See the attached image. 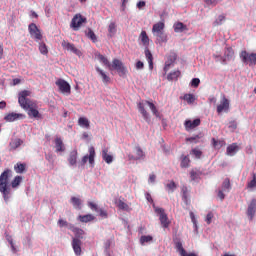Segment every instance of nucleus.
<instances>
[{
	"label": "nucleus",
	"instance_id": "f257e3e1",
	"mask_svg": "<svg viewBox=\"0 0 256 256\" xmlns=\"http://www.w3.org/2000/svg\"><path fill=\"white\" fill-rule=\"evenodd\" d=\"M31 95V91L23 90L18 94V104L22 107V109L27 110V115L29 118H34L36 120H40L43 116L39 113L36 102H32V100L28 99Z\"/></svg>",
	"mask_w": 256,
	"mask_h": 256
},
{
	"label": "nucleus",
	"instance_id": "f03ea898",
	"mask_svg": "<svg viewBox=\"0 0 256 256\" xmlns=\"http://www.w3.org/2000/svg\"><path fill=\"white\" fill-rule=\"evenodd\" d=\"M13 171L10 169L4 170L0 175V193L2 194L3 200L8 203L11 196V188L9 187V177Z\"/></svg>",
	"mask_w": 256,
	"mask_h": 256
},
{
	"label": "nucleus",
	"instance_id": "7ed1b4c3",
	"mask_svg": "<svg viewBox=\"0 0 256 256\" xmlns=\"http://www.w3.org/2000/svg\"><path fill=\"white\" fill-rule=\"evenodd\" d=\"M148 105L149 108L151 109L153 115L156 118L160 117V113L156 107V105L152 102H149V100H144V102H138L137 107H138V111L140 112V114L142 115L144 121L150 122V115L147 112V110L145 109V106Z\"/></svg>",
	"mask_w": 256,
	"mask_h": 256
},
{
	"label": "nucleus",
	"instance_id": "20e7f679",
	"mask_svg": "<svg viewBox=\"0 0 256 256\" xmlns=\"http://www.w3.org/2000/svg\"><path fill=\"white\" fill-rule=\"evenodd\" d=\"M242 63L249 64V66H256V53H248L246 50L240 52Z\"/></svg>",
	"mask_w": 256,
	"mask_h": 256
},
{
	"label": "nucleus",
	"instance_id": "39448f33",
	"mask_svg": "<svg viewBox=\"0 0 256 256\" xmlns=\"http://www.w3.org/2000/svg\"><path fill=\"white\" fill-rule=\"evenodd\" d=\"M83 23H87V18L78 13L73 16L70 27L73 29V31H78Z\"/></svg>",
	"mask_w": 256,
	"mask_h": 256
},
{
	"label": "nucleus",
	"instance_id": "423d86ee",
	"mask_svg": "<svg viewBox=\"0 0 256 256\" xmlns=\"http://www.w3.org/2000/svg\"><path fill=\"white\" fill-rule=\"evenodd\" d=\"M113 69L119 73L120 77L127 75V72H128L127 67H125L123 62H121L118 59H113L111 70Z\"/></svg>",
	"mask_w": 256,
	"mask_h": 256
},
{
	"label": "nucleus",
	"instance_id": "0eeeda50",
	"mask_svg": "<svg viewBox=\"0 0 256 256\" xmlns=\"http://www.w3.org/2000/svg\"><path fill=\"white\" fill-rule=\"evenodd\" d=\"M155 213H157L160 217V224H162V227L169 228L170 227V220L169 217H167V214L165 213V210L161 207L155 208Z\"/></svg>",
	"mask_w": 256,
	"mask_h": 256
},
{
	"label": "nucleus",
	"instance_id": "6e6552de",
	"mask_svg": "<svg viewBox=\"0 0 256 256\" xmlns=\"http://www.w3.org/2000/svg\"><path fill=\"white\" fill-rule=\"evenodd\" d=\"M28 31L31 38L35 39L36 42L43 40V35L41 34V31L37 27L36 23H30L28 26Z\"/></svg>",
	"mask_w": 256,
	"mask_h": 256
},
{
	"label": "nucleus",
	"instance_id": "1a4fd4ad",
	"mask_svg": "<svg viewBox=\"0 0 256 256\" xmlns=\"http://www.w3.org/2000/svg\"><path fill=\"white\" fill-rule=\"evenodd\" d=\"M95 149L93 146H91L90 148H88V154L84 155L83 158L81 159V166H85L86 163H90L92 166H94V159H95Z\"/></svg>",
	"mask_w": 256,
	"mask_h": 256
},
{
	"label": "nucleus",
	"instance_id": "9d476101",
	"mask_svg": "<svg viewBox=\"0 0 256 256\" xmlns=\"http://www.w3.org/2000/svg\"><path fill=\"white\" fill-rule=\"evenodd\" d=\"M134 150V154H129L128 158L131 161H140V160H144L145 159V153L143 151V149L141 148V146L137 145L135 146Z\"/></svg>",
	"mask_w": 256,
	"mask_h": 256
},
{
	"label": "nucleus",
	"instance_id": "9b49d317",
	"mask_svg": "<svg viewBox=\"0 0 256 256\" xmlns=\"http://www.w3.org/2000/svg\"><path fill=\"white\" fill-rule=\"evenodd\" d=\"M62 47H63L64 50L73 53L77 57H81L82 56V52L80 50H78V48H76L75 45L72 44L71 42L63 40L62 41Z\"/></svg>",
	"mask_w": 256,
	"mask_h": 256
},
{
	"label": "nucleus",
	"instance_id": "f8f14e48",
	"mask_svg": "<svg viewBox=\"0 0 256 256\" xmlns=\"http://www.w3.org/2000/svg\"><path fill=\"white\" fill-rule=\"evenodd\" d=\"M56 85L59 88L60 93L70 95L71 94V85H69L64 79H58Z\"/></svg>",
	"mask_w": 256,
	"mask_h": 256
},
{
	"label": "nucleus",
	"instance_id": "ddd939ff",
	"mask_svg": "<svg viewBox=\"0 0 256 256\" xmlns=\"http://www.w3.org/2000/svg\"><path fill=\"white\" fill-rule=\"evenodd\" d=\"M201 124V120L199 118L192 120H185L184 122V128L186 131H191L195 128H197L198 126H200Z\"/></svg>",
	"mask_w": 256,
	"mask_h": 256
},
{
	"label": "nucleus",
	"instance_id": "4468645a",
	"mask_svg": "<svg viewBox=\"0 0 256 256\" xmlns=\"http://www.w3.org/2000/svg\"><path fill=\"white\" fill-rule=\"evenodd\" d=\"M229 109H230V102L227 98L224 97L221 100V103L218 105V107H216V112L221 114L222 112H228Z\"/></svg>",
	"mask_w": 256,
	"mask_h": 256
},
{
	"label": "nucleus",
	"instance_id": "2eb2a0df",
	"mask_svg": "<svg viewBox=\"0 0 256 256\" xmlns=\"http://www.w3.org/2000/svg\"><path fill=\"white\" fill-rule=\"evenodd\" d=\"M240 150V146L237 143H232L226 148V155L233 157Z\"/></svg>",
	"mask_w": 256,
	"mask_h": 256
},
{
	"label": "nucleus",
	"instance_id": "dca6fc26",
	"mask_svg": "<svg viewBox=\"0 0 256 256\" xmlns=\"http://www.w3.org/2000/svg\"><path fill=\"white\" fill-rule=\"evenodd\" d=\"M255 214H256V199H252L247 210V215L249 216L250 221H253Z\"/></svg>",
	"mask_w": 256,
	"mask_h": 256
},
{
	"label": "nucleus",
	"instance_id": "f3484780",
	"mask_svg": "<svg viewBox=\"0 0 256 256\" xmlns=\"http://www.w3.org/2000/svg\"><path fill=\"white\" fill-rule=\"evenodd\" d=\"M81 244H82V242L80 239H78V238L72 239V249L77 256H80L82 253Z\"/></svg>",
	"mask_w": 256,
	"mask_h": 256
},
{
	"label": "nucleus",
	"instance_id": "a211bd4d",
	"mask_svg": "<svg viewBox=\"0 0 256 256\" xmlns=\"http://www.w3.org/2000/svg\"><path fill=\"white\" fill-rule=\"evenodd\" d=\"M25 114H17V113H10L6 116H4V120L13 122V121H18V120H23L25 119Z\"/></svg>",
	"mask_w": 256,
	"mask_h": 256
},
{
	"label": "nucleus",
	"instance_id": "6ab92c4d",
	"mask_svg": "<svg viewBox=\"0 0 256 256\" xmlns=\"http://www.w3.org/2000/svg\"><path fill=\"white\" fill-rule=\"evenodd\" d=\"M14 171L15 173H17L18 175H23V173L27 172V163H21V162H17L14 165Z\"/></svg>",
	"mask_w": 256,
	"mask_h": 256
},
{
	"label": "nucleus",
	"instance_id": "aec40b11",
	"mask_svg": "<svg viewBox=\"0 0 256 256\" xmlns=\"http://www.w3.org/2000/svg\"><path fill=\"white\" fill-rule=\"evenodd\" d=\"M234 57V50L232 48H226L224 52V58H222V65H226L227 61H230Z\"/></svg>",
	"mask_w": 256,
	"mask_h": 256
},
{
	"label": "nucleus",
	"instance_id": "412c9836",
	"mask_svg": "<svg viewBox=\"0 0 256 256\" xmlns=\"http://www.w3.org/2000/svg\"><path fill=\"white\" fill-rule=\"evenodd\" d=\"M70 230L72 231V233L74 234V236L76 238L74 239H83V236H85V231H83L80 228L74 227L73 225H70Z\"/></svg>",
	"mask_w": 256,
	"mask_h": 256
},
{
	"label": "nucleus",
	"instance_id": "4be33fe9",
	"mask_svg": "<svg viewBox=\"0 0 256 256\" xmlns=\"http://www.w3.org/2000/svg\"><path fill=\"white\" fill-rule=\"evenodd\" d=\"M165 29V23L164 22H156L153 25L152 32L153 34L163 33Z\"/></svg>",
	"mask_w": 256,
	"mask_h": 256
},
{
	"label": "nucleus",
	"instance_id": "5701e85b",
	"mask_svg": "<svg viewBox=\"0 0 256 256\" xmlns=\"http://www.w3.org/2000/svg\"><path fill=\"white\" fill-rule=\"evenodd\" d=\"M77 159H78V151L77 150L71 151L68 157V162L70 166H75L77 164Z\"/></svg>",
	"mask_w": 256,
	"mask_h": 256
},
{
	"label": "nucleus",
	"instance_id": "b1692460",
	"mask_svg": "<svg viewBox=\"0 0 256 256\" xmlns=\"http://www.w3.org/2000/svg\"><path fill=\"white\" fill-rule=\"evenodd\" d=\"M102 160H104L107 164H110L114 161L113 155L108 154L107 148L102 150Z\"/></svg>",
	"mask_w": 256,
	"mask_h": 256
},
{
	"label": "nucleus",
	"instance_id": "393cba45",
	"mask_svg": "<svg viewBox=\"0 0 256 256\" xmlns=\"http://www.w3.org/2000/svg\"><path fill=\"white\" fill-rule=\"evenodd\" d=\"M117 33V24L116 22H110L108 26V37L113 38Z\"/></svg>",
	"mask_w": 256,
	"mask_h": 256
},
{
	"label": "nucleus",
	"instance_id": "a878e982",
	"mask_svg": "<svg viewBox=\"0 0 256 256\" xmlns=\"http://www.w3.org/2000/svg\"><path fill=\"white\" fill-rule=\"evenodd\" d=\"M184 31H188V27L183 22H177L174 24V32L181 33Z\"/></svg>",
	"mask_w": 256,
	"mask_h": 256
},
{
	"label": "nucleus",
	"instance_id": "bb28decb",
	"mask_svg": "<svg viewBox=\"0 0 256 256\" xmlns=\"http://www.w3.org/2000/svg\"><path fill=\"white\" fill-rule=\"evenodd\" d=\"M55 147H56V151H55L56 153L65 152V146L61 138L55 139Z\"/></svg>",
	"mask_w": 256,
	"mask_h": 256
},
{
	"label": "nucleus",
	"instance_id": "cd10ccee",
	"mask_svg": "<svg viewBox=\"0 0 256 256\" xmlns=\"http://www.w3.org/2000/svg\"><path fill=\"white\" fill-rule=\"evenodd\" d=\"M95 69H96L97 73L100 75L103 83L110 82L109 76H107V74L99 66H96Z\"/></svg>",
	"mask_w": 256,
	"mask_h": 256
},
{
	"label": "nucleus",
	"instance_id": "c85d7f7f",
	"mask_svg": "<svg viewBox=\"0 0 256 256\" xmlns=\"http://www.w3.org/2000/svg\"><path fill=\"white\" fill-rule=\"evenodd\" d=\"M78 219L81 223H90L95 220V217L92 214H87V215H80Z\"/></svg>",
	"mask_w": 256,
	"mask_h": 256
},
{
	"label": "nucleus",
	"instance_id": "c756f323",
	"mask_svg": "<svg viewBox=\"0 0 256 256\" xmlns=\"http://www.w3.org/2000/svg\"><path fill=\"white\" fill-rule=\"evenodd\" d=\"M139 39H140L141 43L143 44V46L148 48V46H149V37H148L146 31H142L140 33Z\"/></svg>",
	"mask_w": 256,
	"mask_h": 256
},
{
	"label": "nucleus",
	"instance_id": "7c9ffc66",
	"mask_svg": "<svg viewBox=\"0 0 256 256\" xmlns=\"http://www.w3.org/2000/svg\"><path fill=\"white\" fill-rule=\"evenodd\" d=\"M211 142L214 149H221L226 146L225 140H216L215 138H212Z\"/></svg>",
	"mask_w": 256,
	"mask_h": 256
},
{
	"label": "nucleus",
	"instance_id": "2f4dec72",
	"mask_svg": "<svg viewBox=\"0 0 256 256\" xmlns=\"http://www.w3.org/2000/svg\"><path fill=\"white\" fill-rule=\"evenodd\" d=\"M157 43H167V35L164 32L155 33Z\"/></svg>",
	"mask_w": 256,
	"mask_h": 256
},
{
	"label": "nucleus",
	"instance_id": "473e14b6",
	"mask_svg": "<svg viewBox=\"0 0 256 256\" xmlns=\"http://www.w3.org/2000/svg\"><path fill=\"white\" fill-rule=\"evenodd\" d=\"M177 59V54L176 53H172L170 55V61H167L165 63V67H164V71L167 72L169 71L170 67H171V64L174 63Z\"/></svg>",
	"mask_w": 256,
	"mask_h": 256
},
{
	"label": "nucleus",
	"instance_id": "72a5a7b5",
	"mask_svg": "<svg viewBox=\"0 0 256 256\" xmlns=\"http://www.w3.org/2000/svg\"><path fill=\"white\" fill-rule=\"evenodd\" d=\"M70 202L75 209L81 210L82 202H81L80 198L73 196V197H71Z\"/></svg>",
	"mask_w": 256,
	"mask_h": 256
},
{
	"label": "nucleus",
	"instance_id": "f704fd0d",
	"mask_svg": "<svg viewBox=\"0 0 256 256\" xmlns=\"http://www.w3.org/2000/svg\"><path fill=\"white\" fill-rule=\"evenodd\" d=\"M180 75H181V72L179 70L171 72L170 74H168L167 80L170 81V82L171 81H177L178 78L180 77Z\"/></svg>",
	"mask_w": 256,
	"mask_h": 256
},
{
	"label": "nucleus",
	"instance_id": "c9c22d12",
	"mask_svg": "<svg viewBox=\"0 0 256 256\" xmlns=\"http://www.w3.org/2000/svg\"><path fill=\"white\" fill-rule=\"evenodd\" d=\"M190 162H191V160H190V158H189L188 156L182 155V156H181L180 167H181V168H189Z\"/></svg>",
	"mask_w": 256,
	"mask_h": 256
},
{
	"label": "nucleus",
	"instance_id": "e433bc0d",
	"mask_svg": "<svg viewBox=\"0 0 256 256\" xmlns=\"http://www.w3.org/2000/svg\"><path fill=\"white\" fill-rule=\"evenodd\" d=\"M22 181H23L22 176L14 177V179L11 181V187L18 188L21 185Z\"/></svg>",
	"mask_w": 256,
	"mask_h": 256
},
{
	"label": "nucleus",
	"instance_id": "4c0bfd02",
	"mask_svg": "<svg viewBox=\"0 0 256 256\" xmlns=\"http://www.w3.org/2000/svg\"><path fill=\"white\" fill-rule=\"evenodd\" d=\"M23 141L21 139H14L10 142V149L16 150L22 145Z\"/></svg>",
	"mask_w": 256,
	"mask_h": 256
},
{
	"label": "nucleus",
	"instance_id": "58836bf2",
	"mask_svg": "<svg viewBox=\"0 0 256 256\" xmlns=\"http://www.w3.org/2000/svg\"><path fill=\"white\" fill-rule=\"evenodd\" d=\"M144 54L146 55L150 69H152L153 68V57H152L151 51L148 49V47H146V50H144Z\"/></svg>",
	"mask_w": 256,
	"mask_h": 256
},
{
	"label": "nucleus",
	"instance_id": "ea45409f",
	"mask_svg": "<svg viewBox=\"0 0 256 256\" xmlns=\"http://www.w3.org/2000/svg\"><path fill=\"white\" fill-rule=\"evenodd\" d=\"M152 240H153V238L151 235H142L140 237V244L142 246H145L146 243H150V242H152Z\"/></svg>",
	"mask_w": 256,
	"mask_h": 256
},
{
	"label": "nucleus",
	"instance_id": "a19ab883",
	"mask_svg": "<svg viewBox=\"0 0 256 256\" xmlns=\"http://www.w3.org/2000/svg\"><path fill=\"white\" fill-rule=\"evenodd\" d=\"M78 124L81 127H85L86 129H88L90 127V122L86 117H80L78 120Z\"/></svg>",
	"mask_w": 256,
	"mask_h": 256
},
{
	"label": "nucleus",
	"instance_id": "79ce46f5",
	"mask_svg": "<svg viewBox=\"0 0 256 256\" xmlns=\"http://www.w3.org/2000/svg\"><path fill=\"white\" fill-rule=\"evenodd\" d=\"M98 59L99 61L104 64L109 70H111V64L109 63L108 59L102 55V54H99L98 55Z\"/></svg>",
	"mask_w": 256,
	"mask_h": 256
},
{
	"label": "nucleus",
	"instance_id": "37998d69",
	"mask_svg": "<svg viewBox=\"0 0 256 256\" xmlns=\"http://www.w3.org/2000/svg\"><path fill=\"white\" fill-rule=\"evenodd\" d=\"M166 188L168 190V193H174L177 188V184L174 180H171L168 184H166Z\"/></svg>",
	"mask_w": 256,
	"mask_h": 256
},
{
	"label": "nucleus",
	"instance_id": "c03bdc74",
	"mask_svg": "<svg viewBox=\"0 0 256 256\" xmlns=\"http://www.w3.org/2000/svg\"><path fill=\"white\" fill-rule=\"evenodd\" d=\"M86 37L92 40L93 43L97 42V37L91 28H88V32L86 33Z\"/></svg>",
	"mask_w": 256,
	"mask_h": 256
},
{
	"label": "nucleus",
	"instance_id": "a18cd8bd",
	"mask_svg": "<svg viewBox=\"0 0 256 256\" xmlns=\"http://www.w3.org/2000/svg\"><path fill=\"white\" fill-rule=\"evenodd\" d=\"M252 177H253V179L250 180V181L247 183V188H248V189H254V188H256V173H253V174H252Z\"/></svg>",
	"mask_w": 256,
	"mask_h": 256
},
{
	"label": "nucleus",
	"instance_id": "49530a36",
	"mask_svg": "<svg viewBox=\"0 0 256 256\" xmlns=\"http://www.w3.org/2000/svg\"><path fill=\"white\" fill-rule=\"evenodd\" d=\"M183 100H185L188 104H193L195 101L193 94H184Z\"/></svg>",
	"mask_w": 256,
	"mask_h": 256
},
{
	"label": "nucleus",
	"instance_id": "de8ad7c7",
	"mask_svg": "<svg viewBox=\"0 0 256 256\" xmlns=\"http://www.w3.org/2000/svg\"><path fill=\"white\" fill-rule=\"evenodd\" d=\"M230 188H231L230 179H229V178H226V179L223 181L222 189H223V191H229Z\"/></svg>",
	"mask_w": 256,
	"mask_h": 256
},
{
	"label": "nucleus",
	"instance_id": "09e8293b",
	"mask_svg": "<svg viewBox=\"0 0 256 256\" xmlns=\"http://www.w3.org/2000/svg\"><path fill=\"white\" fill-rule=\"evenodd\" d=\"M200 175H201L200 171L191 170V172H190V176H191L192 181L197 180L200 177Z\"/></svg>",
	"mask_w": 256,
	"mask_h": 256
},
{
	"label": "nucleus",
	"instance_id": "8fccbe9b",
	"mask_svg": "<svg viewBox=\"0 0 256 256\" xmlns=\"http://www.w3.org/2000/svg\"><path fill=\"white\" fill-rule=\"evenodd\" d=\"M39 51L42 55H47L48 54V48L45 43H40L39 45Z\"/></svg>",
	"mask_w": 256,
	"mask_h": 256
},
{
	"label": "nucleus",
	"instance_id": "3c124183",
	"mask_svg": "<svg viewBox=\"0 0 256 256\" xmlns=\"http://www.w3.org/2000/svg\"><path fill=\"white\" fill-rule=\"evenodd\" d=\"M192 154L196 157V159H201L203 153L199 148L192 149Z\"/></svg>",
	"mask_w": 256,
	"mask_h": 256
},
{
	"label": "nucleus",
	"instance_id": "603ef678",
	"mask_svg": "<svg viewBox=\"0 0 256 256\" xmlns=\"http://www.w3.org/2000/svg\"><path fill=\"white\" fill-rule=\"evenodd\" d=\"M118 207L120 210L129 211V205L124 203L122 200H119Z\"/></svg>",
	"mask_w": 256,
	"mask_h": 256
},
{
	"label": "nucleus",
	"instance_id": "864d4df0",
	"mask_svg": "<svg viewBox=\"0 0 256 256\" xmlns=\"http://www.w3.org/2000/svg\"><path fill=\"white\" fill-rule=\"evenodd\" d=\"M226 21V16L225 15H220L218 19L215 20L214 24L215 26H220L222 25V22Z\"/></svg>",
	"mask_w": 256,
	"mask_h": 256
},
{
	"label": "nucleus",
	"instance_id": "5fc2aeb1",
	"mask_svg": "<svg viewBox=\"0 0 256 256\" xmlns=\"http://www.w3.org/2000/svg\"><path fill=\"white\" fill-rule=\"evenodd\" d=\"M87 205H88V207L91 208L92 211H94V212H96V213H99L100 208H99V206H97L95 203H93V202H88Z\"/></svg>",
	"mask_w": 256,
	"mask_h": 256
},
{
	"label": "nucleus",
	"instance_id": "6e6d98bb",
	"mask_svg": "<svg viewBox=\"0 0 256 256\" xmlns=\"http://www.w3.org/2000/svg\"><path fill=\"white\" fill-rule=\"evenodd\" d=\"M57 225L58 227L63 228L68 227L69 223L66 220H63L62 218H59V220L57 221Z\"/></svg>",
	"mask_w": 256,
	"mask_h": 256
},
{
	"label": "nucleus",
	"instance_id": "4d7b16f0",
	"mask_svg": "<svg viewBox=\"0 0 256 256\" xmlns=\"http://www.w3.org/2000/svg\"><path fill=\"white\" fill-rule=\"evenodd\" d=\"M228 129L234 132L237 129V122L235 120L228 123Z\"/></svg>",
	"mask_w": 256,
	"mask_h": 256
},
{
	"label": "nucleus",
	"instance_id": "13d9d810",
	"mask_svg": "<svg viewBox=\"0 0 256 256\" xmlns=\"http://www.w3.org/2000/svg\"><path fill=\"white\" fill-rule=\"evenodd\" d=\"M176 248L179 251L180 255L185 254L186 250L183 247V244H181L180 242L176 243Z\"/></svg>",
	"mask_w": 256,
	"mask_h": 256
},
{
	"label": "nucleus",
	"instance_id": "bf43d9fd",
	"mask_svg": "<svg viewBox=\"0 0 256 256\" xmlns=\"http://www.w3.org/2000/svg\"><path fill=\"white\" fill-rule=\"evenodd\" d=\"M200 83H201V81L199 78H193L191 81V86L194 88H198Z\"/></svg>",
	"mask_w": 256,
	"mask_h": 256
},
{
	"label": "nucleus",
	"instance_id": "052dcab7",
	"mask_svg": "<svg viewBox=\"0 0 256 256\" xmlns=\"http://www.w3.org/2000/svg\"><path fill=\"white\" fill-rule=\"evenodd\" d=\"M213 218H214V214L212 212H209L206 217L207 225H211Z\"/></svg>",
	"mask_w": 256,
	"mask_h": 256
},
{
	"label": "nucleus",
	"instance_id": "680f3d73",
	"mask_svg": "<svg viewBox=\"0 0 256 256\" xmlns=\"http://www.w3.org/2000/svg\"><path fill=\"white\" fill-rule=\"evenodd\" d=\"M98 213H99V216H100L101 218H107V217H108V213H107V211L104 210V209H99V210H98Z\"/></svg>",
	"mask_w": 256,
	"mask_h": 256
},
{
	"label": "nucleus",
	"instance_id": "e2e57ef3",
	"mask_svg": "<svg viewBox=\"0 0 256 256\" xmlns=\"http://www.w3.org/2000/svg\"><path fill=\"white\" fill-rule=\"evenodd\" d=\"M181 192H182V197L189 196V190L187 186H182Z\"/></svg>",
	"mask_w": 256,
	"mask_h": 256
},
{
	"label": "nucleus",
	"instance_id": "0e129e2a",
	"mask_svg": "<svg viewBox=\"0 0 256 256\" xmlns=\"http://www.w3.org/2000/svg\"><path fill=\"white\" fill-rule=\"evenodd\" d=\"M182 201L184 202V204L186 206H189L191 204V199L189 198V195L188 196H182Z\"/></svg>",
	"mask_w": 256,
	"mask_h": 256
},
{
	"label": "nucleus",
	"instance_id": "69168bd1",
	"mask_svg": "<svg viewBox=\"0 0 256 256\" xmlns=\"http://www.w3.org/2000/svg\"><path fill=\"white\" fill-rule=\"evenodd\" d=\"M220 2V0H205L206 5H217Z\"/></svg>",
	"mask_w": 256,
	"mask_h": 256
},
{
	"label": "nucleus",
	"instance_id": "338daca9",
	"mask_svg": "<svg viewBox=\"0 0 256 256\" xmlns=\"http://www.w3.org/2000/svg\"><path fill=\"white\" fill-rule=\"evenodd\" d=\"M190 217H191V221H192L193 225L195 227H197V219L195 218V215L193 212H190Z\"/></svg>",
	"mask_w": 256,
	"mask_h": 256
},
{
	"label": "nucleus",
	"instance_id": "774afa93",
	"mask_svg": "<svg viewBox=\"0 0 256 256\" xmlns=\"http://www.w3.org/2000/svg\"><path fill=\"white\" fill-rule=\"evenodd\" d=\"M213 58L215 59V62H221L224 57H222L221 55H217V54H213Z\"/></svg>",
	"mask_w": 256,
	"mask_h": 256
}]
</instances>
